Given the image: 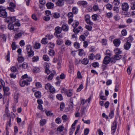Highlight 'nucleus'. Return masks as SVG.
<instances>
[{
  "label": "nucleus",
  "mask_w": 135,
  "mask_h": 135,
  "mask_svg": "<svg viewBox=\"0 0 135 135\" xmlns=\"http://www.w3.org/2000/svg\"><path fill=\"white\" fill-rule=\"evenodd\" d=\"M32 81L31 77L28 78L27 79L24 80H21L20 81V84L21 86L24 87L25 85H28L30 84V82Z\"/></svg>",
  "instance_id": "obj_1"
},
{
  "label": "nucleus",
  "mask_w": 135,
  "mask_h": 135,
  "mask_svg": "<svg viewBox=\"0 0 135 135\" xmlns=\"http://www.w3.org/2000/svg\"><path fill=\"white\" fill-rule=\"evenodd\" d=\"M45 88L47 90H49L51 93H54L55 92V88L50 83H47L45 85Z\"/></svg>",
  "instance_id": "obj_2"
},
{
  "label": "nucleus",
  "mask_w": 135,
  "mask_h": 135,
  "mask_svg": "<svg viewBox=\"0 0 135 135\" xmlns=\"http://www.w3.org/2000/svg\"><path fill=\"white\" fill-rule=\"evenodd\" d=\"M26 50L29 57H32L34 55V52L32 50V47L30 45H28L27 46Z\"/></svg>",
  "instance_id": "obj_3"
},
{
  "label": "nucleus",
  "mask_w": 135,
  "mask_h": 135,
  "mask_svg": "<svg viewBox=\"0 0 135 135\" xmlns=\"http://www.w3.org/2000/svg\"><path fill=\"white\" fill-rule=\"evenodd\" d=\"M129 8V6L127 3H123L122 5V10L124 11H127Z\"/></svg>",
  "instance_id": "obj_4"
},
{
  "label": "nucleus",
  "mask_w": 135,
  "mask_h": 135,
  "mask_svg": "<svg viewBox=\"0 0 135 135\" xmlns=\"http://www.w3.org/2000/svg\"><path fill=\"white\" fill-rule=\"evenodd\" d=\"M16 19L15 17H8L7 18L6 21L8 23H11L15 22Z\"/></svg>",
  "instance_id": "obj_5"
},
{
  "label": "nucleus",
  "mask_w": 135,
  "mask_h": 135,
  "mask_svg": "<svg viewBox=\"0 0 135 135\" xmlns=\"http://www.w3.org/2000/svg\"><path fill=\"white\" fill-rule=\"evenodd\" d=\"M77 4L79 6L82 5L84 7H86L88 3L86 1H79L78 2Z\"/></svg>",
  "instance_id": "obj_6"
},
{
  "label": "nucleus",
  "mask_w": 135,
  "mask_h": 135,
  "mask_svg": "<svg viewBox=\"0 0 135 135\" xmlns=\"http://www.w3.org/2000/svg\"><path fill=\"white\" fill-rule=\"evenodd\" d=\"M117 123L116 120H115L113 122V126H112L111 129V132L112 133H114L117 127Z\"/></svg>",
  "instance_id": "obj_7"
},
{
  "label": "nucleus",
  "mask_w": 135,
  "mask_h": 135,
  "mask_svg": "<svg viewBox=\"0 0 135 135\" xmlns=\"http://www.w3.org/2000/svg\"><path fill=\"white\" fill-rule=\"evenodd\" d=\"M110 62V58L108 56H105L103 60V63L104 64L106 65L108 64Z\"/></svg>",
  "instance_id": "obj_8"
},
{
  "label": "nucleus",
  "mask_w": 135,
  "mask_h": 135,
  "mask_svg": "<svg viewBox=\"0 0 135 135\" xmlns=\"http://www.w3.org/2000/svg\"><path fill=\"white\" fill-rule=\"evenodd\" d=\"M7 16V13L6 10L0 11V17L6 18Z\"/></svg>",
  "instance_id": "obj_9"
},
{
  "label": "nucleus",
  "mask_w": 135,
  "mask_h": 135,
  "mask_svg": "<svg viewBox=\"0 0 135 135\" xmlns=\"http://www.w3.org/2000/svg\"><path fill=\"white\" fill-rule=\"evenodd\" d=\"M62 30L65 32L68 31L69 30V27L67 24H64L61 27Z\"/></svg>",
  "instance_id": "obj_10"
},
{
  "label": "nucleus",
  "mask_w": 135,
  "mask_h": 135,
  "mask_svg": "<svg viewBox=\"0 0 135 135\" xmlns=\"http://www.w3.org/2000/svg\"><path fill=\"white\" fill-rule=\"evenodd\" d=\"M114 45L116 47L118 46L120 44V40L116 38L114 39L113 41Z\"/></svg>",
  "instance_id": "obj_11"
},
{
  "label": "nucleus",
  "mask_w": 135,
  "mask_h": 135,
  "mask_svg": "<svg viewBox=\"0 0 135 135\" xmlns=\"http://www.w3.org/2000/svg\"><path fill=\"white\" fill-rule=\"evenodd\" d=\"M83 29L80 26L78 27L77 28H74L73 30V31L75 33H78L82 31Z\"/></svg>",
  "instance_id": "obj_12"
},
{
  "label": "nucleus",
  "mask_w": 135,
  "mask_h": 135,
  "mask_svg": "<svg viewBox=\"0 0 135 135\" xmlns=\"http://www.w3.org/2000/svg\"><path fill=\"white\" fill-rule=\"evenodd\" d=\"M64 0H57L56 2V5L59 6H61L64 5Z\"/></svg>",
  "instance_id": "obj_13"
},
{
  "label": "nucleus",
  "mask_w": 135,
  "mask_h": 135,
  "mask_svg": "<svg viewBox=\"0 0 135 135\" xmlns=\"http://www.w3.org/2000/svg\"><path fill=\"white\" fill-rule=\"evenodd\" d=\"M3 89L4 92V94L6 95H9L10 93L7 92L9 90V89L8 87L3 86Z\"/></svg>",
  "instance_id": "obj_14"
},
{
  "label": "nucleus",
  "mask_w": 135,
  "mask_h": 135,
  "mask_svg": "<svg viewBox=\"0 0 135 135\" xmlns=\"http://www.w3.org/2000/svg\"><path fill=\"white\" fill-rule=\"evenodd\" d=\"M47 8L51 9L53 8L54 6V4L51 2H48L46 4Z\"/></svg>",
  "instance_id": "obj_15"
},
{
  "label": "nucleus",
  "mask_w": 135,
  "mask_h": 135,
  "mask_svg": "<svg viewBox=\"0 0 135 135\" xmlns=\"http://www.w3.org/2000/svg\"><path fill=\"white\" fill-rule=\"evenodd\" d=\"M131 46V43H129L127 42L124 44V47L125 50H128L130 48Z\"/></svg>",
  "instance_id": "obj_16"
},
{
  "label": "nucleus",
  "mask_w": 135,
  "mask_h": 135,
  "mask_svg": "<svg viewBox=\"0 0 135 135\" xmlns=\"http://www.w3.org/2000/svg\"><path fill=\"white\" fill-rule=\"evenodd\" d=\"M24 33V32L23 31H21L19 33L17 34H15V39H17L18 38L20 37L21 36L22 34Z\"/></svg>",
  "instance_id": "obj_17"
},
{
  "label": "nucleus",
  "mask_w": 135,
  "mask_h": 135,
  "mask_svg": "<svg viewBox=\"0 0 135 135\" xmlns=\"http://www.w3.org/2000/svg\"><path fill=\"white\" fill-rule=\"evenodd\" d=\"M73 90L72 89L68 90L66 94L68 97H71L73 95Z\"/></svg>",
  "instance_id": "obj_18"
},
{
  "label": "nucleus",
  "mask_w": 135,
  "mask_h": 135,
  "mask_svg": "<svg viewBox=\"0 0 135 135\" xmlns=\"http://www.w3.org/2000/svg\"><path fill=\"white\" fill-rule=\"evenodd\" d=\"M55 32L57 34L60 33L62 30L61 27L59 26L56 27L55 28Z\"/></svg>",
  "instance_id": "obj_19"
},
{
  "label": "nucleus",
  "mask_w": 135,
  "mask_h": 135,
  "mask_svg": "<svg viewBox=\"0 0 135 135\" xmlns=\"http://www.w3.org/2000/svg\"><path fill=\"white\" fill-rule=\"evenodd\" d=\"M89 61L87 58H85L81 60V62L83 64L86 65L88 64Z\"/></svg>",
  "instance_id": "obj_20"
},
{
  "label": "nucleus",
  "mask_w": 135,
  "mask_h": 135,
  "mask_svg": "<svg viewBox=\"0 0 135 135\" xmlns=\"http://www.w3.org/2000/svg\"><path fill=\"white\" fill-rule=\"evenodd\" d=\"M114 51L116 54H120L122 53V51L118 48L115 49L114 50Z\"/></svg>",
  "instance_id": "obj_21"
},
{
  "label": "nucleus",
  "mask_w": 135,
  "mask_h": 135,
  "mask_svg": "<svg viewBox=\"0 0 135 135\" xmlns=\"http://www.w3.org/2000/svg\"><path fill=\"white\" fill-rule=\"evenodd\" d=\"M19 96L18 93H16L14 94V101L16 103H17L18 102V98Z\"/></svg>",
  "instance_id": "obj_22"
},
{
  "label": "nucleus",
  "mask_w": 135,
  "mask_h": 135,
  "mask_svg": "<svg viewBox=\"0 0 135 135\" xmlns=\"http://www.w3.org/2000/svg\"><path fill=\"white\" fill-rule=\"evenodd\" d=\"M35 95L37 98H39L41 97V93L40 92L37 91L35 93Z\"/></svg>",
  "instance_id": "obj_23"
},
{
  "label": "nucleus",
  "mask_w": 135,
  "mask_h": 135,
  "mask_svg": "<svg viewBox=\"0 0 135 135\" xmlns=\"http://www.w3.org/2000/svg\"><path fill=\"white\" fill-rule=\"evenodd\" d=\"M18 57L17 59L18 60L19 63H21L24 61V59L22 56H18Z\"/></svg>",
  "instance_id": "obj_24"
},
{
  "label": "nucleus",
  "mask_w": 135,
  "mask_h": 135,
  "mask_svg": "<svg viewBox=\"0 0 135 135\" xmlns=\"http://www.w3.org/2000/svg\"><path fill=\"white\" fill-rule=\"evenodd\" d=\"M78 10L77 7H74L72 9V11L73 13L76 14L78 13Z\"/></svg>",
  "instance_id": "obj_25"
},
{
  "label": "nucleus",
  "mask_w": 135,
  "mask_h": 135,
  "mask_svg": "<svg viewBox=\"0 0 135 135\" xmlns=\"http://www.w3.org/2000/svg\"><path fill=\"white\" fill-rule=\"evenodd\" d=\"M46 123L45 119H43L41 120L40 121V124L41 126H43Z\"/></svg>",
  "instance_id": "obj_26"
},
{
  "label": "nucleus",
  "mask_w": 135,
  "mask_h": 135,
  "mask_svg": "<svg viewBox=\"0 0 135 135\" xmlns=\"http://www.w3.org/2000/svg\"><path fill=\"white\" fill-rule=\"evenodd\" d=\"M57 99L60 100H62L63 99V97L61 94H58L56 96Z\"/></svg>",
  "instance_id": "obj_27"
},
{
  "label": "nucleus",
  "mask_w": 135,
  "mask_h": 135,
  "mask_svg": "<svg viewBox=\"0 0 135 135\" xmlns=\"http://www.w3.org/2000/svg\"><path fill=\"white\" fill-rule=\"evenodd\" d=\"M127 42L129 43H131L133 41V37L131 36H130L127 38Z\"/></svg>",
  "instance_id": "obj_28"
},
{
  "label": "nucleus",
  "mask_w": 135,
  "mask_h": 135,
  "mask_svg": "<svg viewBox=\"0 0 135 135\" xmlns=\"http://www.w3.org/2000/svg\"><path fill=\"white\" fill-rule=\"evenodd\" d=\"M22 66V68L24 69H25L27 68L28 66V64H27L25 62H23L22 65H20L19 66L20 67Z\"/></svg>",
  "instance_id": "obj_29"
},
{
  "label": "nucleus",
  "mask_w": 135,
  "mask_h": 135,
  "mask_svg": "<svg viewBox=\"0 0 135 135\" xmlns=\"http://www.w3.org/2000/svg\"><path fill=\"white\" fill-rule=\"evenodd\" d=\"M39 60V57L38 56H34L32 58V61L33 62H37Z\"/></svg>",
  "instance_id": "obj_30"
},
{
  "label": "nucleus",
  "mask_w": 135,
  "mask_h": 135,
  "mask_svg": "<svg viewBox=\"0 0 135 135\" xmlns=\"http://www.w3.org/2000/svg\"><path fill=\"white\" fill-rule=\"evenodd\" d=\"M120 3V1L119 0H114L113 4L115 6H118Z\"/></svg>",
  "instance_id": "obj_31"
},
{
  "label": "nucleus",
  "mask_w": 135,
  "mask_h": 135,
  "mask_svg": "<svg viewBox=\"0 0 135 135\" xmlns=\"http://www.w3.org/2000/svg\"><path fill=\"white\" fill-rule=\"evenodd\" d=\"M95 56L93 54H90L88 56L89 59L91 60H93Z\"/></svg>",
  "instance_id": "obj_32"
},
{
  "label": "nucleus",
  "mask_w": 135,
  "mask_h": 135,
  "mask_svg": "<svg viewBox=\"0 0 135 135\" xmlns=\"http://www.w3.org/2000/svg\"><path fill=\"white\" fill-rule=\"evenodd\" d=\"M121 55L120 54H116L114 55V59L116 60H119L121 57Z\"/></svg>",
  "instance_id": "obj_33"
},
{
  "label": "nucleus",
  "mask_w": 135,
  "mask_h": 135,
  "mask_svg": "<svg viewBox=\"0 0 135 135\" xmlns=\"http://www.w3.org/2000/svg\"><path fill=\"white\" fill-rule=\"evenodd\" d=\"M53 16L55 18H57L60 17V15L59 13L56 12L53 14Z\"/></svg>",
  "instance_id": "obj_34"
},
{
  "label": "nucleus",
  "mask_w": 135,
  "mask_h": 135,
  "mask_svg": "<svg viewBox=\"0 0 135 135\" xmlns=\"http://www.w3.org/2000/svg\"><path fill=\"white\" fill-rule=\"evenodd\" d=\"M44 60L46 61H48L50 59L49 57L47 55H44L43 56Z\"/></svg>",
  "instance_id": "obj_35"
},
{
  "label": "nucleus",
  "mask_w": 135,
  "mask_h": 135,
  "mask_svg": "<svg viewBox=\"0 0 135 135\" xmlns=\"http://www.w3.org/2000/svg\"><path fill=\"white\" fill-rule=\"evenodd\" d=\"M121 34L123 36H126L127 34V32L126 29H124L121 31Z\"/></svg>",
  "instance_id": "obj_36"
},
{
  "label": "nucleus",
  "mask_w": 135,
  "mask_h": 135,
  "mask_svg": "<svg viewBox=\"0 0 135 135\" xmlns=\"http://www.w3.org/2000/svg\"><path fill=\"white\" fill-rule=\"evenodd\" d=\"M40 69L38 67L34 68L33 69V71L34 73H37L39 71Z\"/></svg>",
  "instance_id": "obj_37"
},
{
  "label": "nucleus",
  "mask_w": 135,
  "mask_h": 135,
  "mask_svg": "<svg viewBox=\"0 0 135 135\" xmlns=\"http://www.w3.org/2000/svg\"><path fill=\"white\" fill-rule=\"evenodd\" d=\"M41 45L40 43H36L35 44L34 47L35 49H39L40 48Z\"/></svg>",
  "instance_id": "obj_38"
},
{
  "label": "nucleus",
  "mask_w": 135,
  "mask_h": 135,
  "mask_svg": "<svg viewBox=\"0 0 135 135\" xmlns=\"http://www.w3.org/2000/svg\"><path fill=\"white\" fill-rule=\"evenodd\" d=\"M73 100H70V103L69 105V108L70 109H72L73 107Z\"/></svg>",
  "instance_id": "obj_39"
},
{
  "label": "nucleus",
  "mask_w": 135,
  "mask_h": 135,
  "mask_svg": "<svg viewBox=\"0 0 135 135\" xmlns=\"http://www.w3.org/2000/svg\"><path fill=\"white\" fill-rule=\"evenodd\" d=\"M114 115V111L112 110L109 113V116L110 117V118H113Z\"/></svg>",
  "instance_id": "obj_40"
},
{
  "label": "nucleus",
  "mask_w": 135,
  "mask_h": 135,
  "mask_svg": "<svg viewBox=\"0 0 135 135\" xmlns=\"http://www.w3.org/2000/svg\"><path fill=\"white\" fill-rule=\"evenodd\" d=\"M47 39L46 38H43L41 40V43L44 44H46L47 43V42L46 40Z\"/></svg>",
  "instance_id": "obj_41"
},
{
  "label": "nucleus",
  "mask_w": 135,
  "mask_h": 135,
  "mask_svg": "<svg viewBox=\"0 0 135 135\" xmlns=\"http://www.w3.org/2000/svg\"><path fill=\"white\" fill-rule=\"evenodd\" d=\"M11 47L13 50H15L17 46L15 42H13L11 45Z\"/></svg>",
  "instance_id": "obj_42"
},
{
  "label": "nucleus",
  "mask_w": 135,
  "mask_h": 135,
  "mask_svg": "<svg viewBox=\"0 0 135 135\" xmlns=\"http://www.w3.org/2000/svg\"><path fill=\"white\" fill-rule=\"evenodd\" d=\"M49 55L50 56H53L54 54V51L52 49H50L49 50Z\"/></svg>",
  "instance_id": "obj_43"
},
{
  "label": "nucleus",
  "mask_w": 135,
  "mask_h": 135,
  "mask_svg": "<svg viewBox=\"0 0 135 135\" xmlns=\"http://www.w3.org/2000/svg\"><path fill=\"white\" fill-rule=\"evenodd\" d=\"M71 44V41L68 40H66L65 41V44L66 45L70 46Z\"/></svg>",
  "instance_id": "obj_44"
},
{
  "label": "nucleus",
  "mask_w": 135,
  "mask_h": 135,
  "mask_svg": "<svg viewBox=\"0 0 135 135\" xmlns=\"http://www.w3.org/2000/svg\"><path fill=\"white\" fill-rule=\"evenodd\" d=\"M89 132V128H86L85 129L84 134L85 135H87Z\"/></svg>",
  "instance_id": "obj_45"
},
{
  "label": "nucleus",
  "mask_w": 135,
  "mask_h": 135,
  "mask_svg": "<svg viewBox=\"0 0 135 135\" xmlns=\"http://www.w3.org/2000/svg\"><path fill=\"white\" fill-rule=\"evenodd\" d=\"M54 74L53 73L51 74L48 78V79L49 80H52L53 77L54 76Z\"/></svg>",
  "instance_id": "obj_46"
},
{
  "label": "nucleus",
  "mask_w": 135,
  "mask_h": 135,
  "mask_svg": "<svg viewBox=\"0 0 135 135\" xmlns=\"http://www.w3.org/2000/svg\"><path fill=\"white\" fill-rule=\"evenodd\" d=\"M8 28L11 30H13L14 28L13 25L11 23L9 24L8 25Z\"/></svg>",
  "instance_id": "obj_47"
},
{
  "label": "nucleus",
  "mask_w": 135,
  "mask_h": 135,
  "mask_svg": "<svg viewBox=\"0 0 135 135\" xmlns=\"http://www.w3.org/2000/svg\"><path fill=\"white\" fill-rule=\"evenodd\" d=\"M62 119L64 121H66L68 120V118L67 116L65 114L62 117Z\"/></svg>",
  "instance_id": "obj_48"
},
{
  "label": "nucleus",
  "mask_w": 135,
  "mask_h": 135,
  "mask_svg": "<svg viewBox=\"0 0 135 135\" xmlns=\"http://www.w3.org/2000/svg\"><path fill=\"white\" fill-rule=\"evenodd\" d=\"M11 70L12 72H15L17 71V69L16 67L13 66L11 68Z\"/></svg>",
  "instance_id": "obj_49"
},
{
  "label": "nucleus",
  "mask_w": 135,
  "mask_h": 135,
  "mask_svg": "<svg viewBox=\"0 0 135 135\" xmlns=\"http://www.w3.org/2000/svg\"><path fill=\"white\" fill-rule=\"evenodd\" d=\"M64 129V127L62 126H61L58 127L57 128V130L60 132H61L63 131Z\"/></svg>",
  "instance_id": "obj_50"
},
{
  "label": "nucleus",
  "mask_w": 135,
  "mask_h": 135,
  "mask_svg": "<svg viewBox=\"0 0 135 135\" xmlns=\"http://www.w3.org/2000/svg\"><path fill=\"white\" fill-rule=\"evenodd\" d=\"M74 47L76 49H78L80 47V45L79 43L75 42L74 44Z\"/></svg>",
  "instance_id": "obj_51"
},
{
  "label": "nucleus",
  "mask_w": 135,
  "mask_h": 135,
  "mask_svg": "<svg viewBox=\"0 0 135 135\" xmlns=\"http://www.w3.org/2000/svg\"><path fill=\"white\" fill-rule=\"evenodd\" d=\"M79 23L78 22H75L73 23L72 25V26L74 28H75L79 25Z\"/></svg>",
  "instance_id": "obj_52"
},
{
  "label": "nucleus",
  "mask_w": 135,
  "mask_h": 135,
  "mask_svg": "<svg viewBox=\"0 0 135 135\" xmlns=\"http://www.w3.org/2000/svg\"><path fill=\"white\" fill-rule=\"evenodd\" d=\"M67 90L66 88H64L61 89V92L62 93L66 94Z\"/></svg>",
  "instance_id": "obj_53"
},
{
  "label": "nucleus",
  "mask_w": 135,
  "mask_h": 135,
  "mask_svg": "<svg viewBox=\"0 0 135 135\" xmlns=\"http://www.w3.org/2000/svg\"><path fill=\"white\" fill-rule=\"evenodd\" d=\"M92 65L93 67L94 68H96L98 67L99 63L98 62H95L93 63L92 64Z\"/></svg>",
  "instance_id": "obj_54"
},
{
  "label": "nucleus",
  "mask_w": 135,
  "mask_h": 135,
  "mask_svg": "<svg viewBox=\"0 0 135 135\" xmlns=\"http://www.w3.org/2000/svg\"><path fill=\"white\" fill-rule=\"evenodd\" d=\"M106 7L107 9H111L112 8V6L110 4H108L106 5Z\"/></svg>",
  "instance_id": "obj_55"
},
{
  "label": "nucleus",
  "mask_w": 135,
  "mask_h": 135,
  "mask_svg": "<svg viewBox=\"0 0 135 135\" xmlns=\"http://www.w3.org/2000/svg\"><path fill=\"white\" fill-rule=\"evenodd\" d=\"M49 47L50 48L52 49L54 46V44L52 42H50L49 43Z\"/></svg>",
  "instance_id": "obj_56"
},
{
  "label": "nucleus",
  "mask_w": 135,
  "mask_h": 135,
  "mask_svg": "<svg viewBox=\"0 0 135 135\" xmlns=\"http://www.w3.org/2000/svg\"><path fill=\"white\" fill-rule=\"evenodd\" d=\"M65 105L63 103H62L60 104V110L62 111L63 108L64 107Z\"/></svg>",
  "instance_id": "obj_57"
},
{
  "label": "nucleus",
  "mask_w": 135,
  "mask_h": 135,
  "mask_svg": "<svg viewBox=\"0 0 135 135\" xmlns=\"http://www.w3.org/2000/svg\"><path fill=\"white\" fill-rule=\"evenodd\" d=\"M57 124H59L61 123V119L59 118H57L55 120Z\"/></svg>",
  "instance_id": "obj_58"
},
{
  "label": "nucleus",
  "mask_w": 135,
  "mask_h": 135,
  "mask_svg": "<svg viewBox=\"0 0 135 135\" xmlns=\"http://www.w3.org/2000/svg\"><path fill=\"white\" fill-rule=\"evenodd\" d=\"M97 15L96 14H94L92 15L91 17L93 20L94 21H96L97 20Z\"/></svg>",
  "instance_id": "obj_59"
},
{
  "label": "nucleus",
  "mask_w": 135,
  "mask_h": 135,
  "mask_svg": "<svg viewBox=\"0 0 135 135\" xmlns=\"http://www.w3.org/2000/svg\"><path fill=\"white\" fill-rule=\"evenodd\" d=\"M53 36L50 35H47L46 36V38L47 39L49 40L51 39L53 37Z\"/></svg>",
  "instance_id": "obj_60"
},
{
  "label": "nucleus",
  "mask_w": 135,
  "mask_h": 135,
  "mask_svg": "<svg viewBox=\"0 0 135 135\" xmlns=\"http://www.w3.org/2000/svg\"><path fill=\"white\" fill-rule=\"evenodd\" d=\"M57 44L58 45H60L63 43L62 41L61 40L58 39L56 41Z\"/></svg>",
  "instance_id": "obj_61"
},
{
  "label": "nucleus",
  "mask_w": 135,
  "mask_h": 135,
  "mask_svg": "<svg viewBox=\"0 0 135 135\" xmlns=\"http://www.w3.org/2000/svg\"><path fill=\"white\" fill-rule=\"evenodd\" d=\"M9 7L15 8L16 5L13 2H11L9 3Z\"/></svg>",
  "instance_id": "obj_62"
},
{
  "label": "nucleus",
  "mask_w": 135,
  "mask_h": 135,
  "mask_svg": "<svg viewBox=\"0 0 135 135\" xmlns=\"http://www.w3.org/2000/svg\"><path fill=\"white\" fill-rule=\"evenodd\" d=\"M85 38L84 35H81L80 37V40L81 41H84L85 39Z\"/></svg>",
  "instance_id": "obj_63"
},
{
  "label": "nucleus",
  "mask_w": 135,
  "mask_h": 135,
  "mask_svg": "<svg viewBox=\"0 0 135 135\" xmlns=\"http://www.w3.org/2000/svg\"><path fill=\"white\" fill-rule=\"evenodd\" d=\"M112 16V14L111 12L107 13V17L108 18H110Z\"/></svg>",
  "instance_id": "obj_64"
}]
</instances>
